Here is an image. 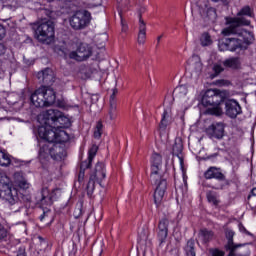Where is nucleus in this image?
<instances>
[{"mask_svg": "<svg viewBox=\"0 0 256 256\" xmlns=\"http://www.w3.org/2000/svg\"><path fill=\"white\" fill-rule=\"evenodd\" d=\"M226 28L222 30V35L225 37L229 35H238L239 38H225L219 42V51H231L232 53L237 50H245L253 41L255 36L253 32L245 30L241 27H249L251 21L246 18H231V16L225 17Z\"/></svg>", "mask_w": 256, "mask_h": 256, "instance_id": "obj_1", "label": "nucleus"}, {"mask_svg": "<svg viewBox=\"0 0 256 256\" xmlns=\"http://www.w3.org/2000/svg\"><path fill=\"white\" fill-rule=\"evenodd\" d=\"M38 135L44 142L40 143L38 157L42 165L45 161H49V157L53 159H63L67 152L61 148L63 143H69L71 136L67 131L58 129L55 126H40L38 128Z\"/></svg>", "mask_w": 256, "mask_h": 256, "instance_id": "obj_2", "label": "nucleus"}, {"mask_svg": "<svg viewBox=\"0 0 256 256\" xmlns=\"http://www.w3.org/2000/svg\"><path fill=\"white\" fill-rule=\"evenodd\" d=\"M225 99H227V91L208 89L202 96L201 104L203 107H212L207 110V113L219 117V115H221V108H219V105H221Z\"/></svg>", "mask_w": 256, "mask_h": 256, "instance_id": "obj_3", "label": "nucleus"}, {"mask_svg": "<svg viewBox=\"0 0 256 256\" xmlns=\"http://www.w3.org/2000/svg\"><path fill=\"white\" fill-rule=\"evenodd\" d=\"M0 199L10 206L17 205L21 201L19 190L13 186L11 178L5 172H0Z\"/></svg>", "mask_w": 256, "mask_h": 256, "instance_id": "obj_4", "label": "nucleus"}, {"mask_svg": "<svg viewBox=\"0 0 256 256\" xmlns=\"http://www.w3.org/2000/svg\"><path fill=\"white\" fill-rule=\"evenodd\" d=\"M57 99V95L55 94V90L49 86H41L37 90L32 93L30 97V101L34 107H50L55 103Z\"/></svg>", "mask_w": 256, "mask_h": 256, "instance_id": "obj_5", "label": "nucleus"}, {"mask_svg": "<svg viewBox=\"0 0 256 256\" xmlns=\"http://www.w3.org/2000/svg\"><path fill=\"white\" fill-rule=\"evenodd\" d=\"M34 35L39 43H52L55 39V24L51 20L39 23Z\"/></svg>", "mask_w": 256, "mask_h": 256, "instance_id": "obj_6", "label": "nucleus"}, {"mask_svg": "<svg viewBox=\"0 0 256 256\" xmlns=\"http://www.w3.org/2000/svg\"><path fill=\"white\" fill-rule=\"evenodd\" d=\"M69 23L74 31H81L91 23V13L87 10L77 11L70 17Z\"/></svg>", "mask_w": 256, "mask_h": 256, "instance_id": "obj_7", "label": "nucleus"}, {"mask_svg": "<svg viewBox=\"0 0 256 256\" xmlns=\"http://www.w3.org/2000/svg\"><path fill=\"white\" fill-rule=\"evenodd\" d=\"M163 167V158L161 154H153L152 161H151V174L150 179L157 185L161 181H165L161 175V169Z\"/></svg>", "mask_w": 256, "mask_h": 256, "instance_id": "obj_8", "label": "nucleus"}, {"mask_svg": "<svg viewBox=\"0 0 256 256\" xmlns=\"http://www.w3.org/2000/svg\"><path fill=\"white\" fill-rule=\"evenodd\" d=\"M107 177V171L105 170V164L98 162L95 167V173L90 176L87 184L88 191L95 189V184L101 185L103 179Z\"/></svg>", "mask_w": 256, "mask_h": 256, "instance_id": "obj_9", "label": "nucleus"}, {"mask_svg": "<svg viewBox=\"0 0 256 256\" xmlns=\"http://www.w3.org/2000/svg\"><path fill=\"white\" fill-rule=\"evenodd\" d=\"M91 55H93L91 47L87 44H80L76 51L70 52L69 57L75 61H87Z\"/></svg>", "mask_w": 256, "mask_h": 256, "instance_id": "obj_10", "label": "nucleus"}, {"mask_svg": "<svg viewBox=\"0 0 256 256\" xmlns=\"http://www.w3.org/2000/svg\"><path fill=\"white\" fill-rule=\"evenodd\" d=\"M226 115L230 119H235L237 115H241V105L236 100L230 99L225 102Z\"/></svg>", "mask_w": 256, "mask_h": 256, "instance_id": "obj_11", "label": "nucleus"}, {"mask_svg": "<svg viewBox=\"0 0 256 256\" xmlns=\"http://www.w3.org/2000/svg\"><path fill=\"white\" fill-rule=\"evenodd\" d=\"M187 69L195 75H199L203 71V63L201 62V57L199 55H192L187 61Z\"/></svg>", "mask_w": 256, "mask_h": 256, "instance_id": "obj_12", "label": "nucleus"}, {"mask_svg": "<svg viewBox=\"0 0 256 256\" xmlns=\"http://www.w3.org/2000/svg\"><path fill=\"white\" fill-rule=\"evenodd\" d=\"M61 116V111L57 109H49L43 113L44 125L42 127H53L57 123L58 117Z\"/></svg>", "mask_w": 256, "mask_h": 256, "instance_id": "obj_13", "label": "nucleus"}, {"mask_svg": "<svg viewBox=\"0 0 256 256\" xmlns=\"http://www.w3.org/2000/svg\"><path fill=\"white\" fill-rule=\"evenodd\" d=\"M169 235V220L167 218H162L158 223V241L160 245H163L167 241V236Z\"/></svg>", "mask_w": 256, "mask_h": 256, "instance_id": "obj_14", "label": "nucleus"}, {"mask_svg": "<svg viewBox=\"0 0 256 256\" xmlns=\"http://www.w3.org/2000/svg\"><path fill=\"white\" fill-rule=\"evenodd\" d=\"M37 79L44 85H53L55 83V72L51 68H45L37 73Z\"/></svg>", "mask_w": 256, "mask_h": 256, "instance_id": "obj_15", "label": "nucleus"}, {"mask_svg": "<svg viewBox=\"0 0 256 256\" xmlns=\"http://www.w3.org/2000/svg\"><path fill=\"white\" fill-rule=\"evenodd\" d=\"M156 185L154 202L156 207H159V205H161V201H163V197H165V191H167V180H160Z\"/></svg>", "mask_w": 256, "mask_h": 256, "instance_id": "obj_16", "label": "nucleus"}, {"mask_svg": "<svg viewBox=\"0 0 256 256\" xmlns=\"http://www.w3.org/2000/svg\"><path fill=\"white\" fill-rule=\"evenodd\" d=\"M204 178L207 180L216 179V181H225V174L221 172V168L210 166L204 172Z\"/></svg>", "mask_w": 256, "mask_h": 256, "instance_id": "obj_17", "label": "nucleus"}, {"mask_svg": "<svg viewBox=\"0 0 256 256\" xmlns=\"http://www.w3.org/2000/svg\"><path fill=\"white\" fill-rule=\"evenodd\" d=\"M207 133L214 139H223V135H225V126H223V123L212 124L208 127Z\"/></svg>", "mask_w": 256, "mask_h": 256, "instance_id": "obj_18", "label": "nucleus"}, {"mask_svg": "<svg viewBox=\"0 0 256 256\" xmlns=\"http://www.w3.org/2000/svg\"><path fill=\"white\" fill-rule=\"evenodd\" d=\"M172 119H173V117H172L171 108L170 107L164 108V111H163L162 117H161V121H160V125H159V129L162 133H165L167 131V127H169V125H171Z\"/></svg>", "mask_w": 256, "mask_h": 256, "instance_id": "obj_19", "label": "nucleus"}, {"mask_svg": "<svg viewBox=\"0 0 256 256\" xmlns=\"http://www.w3.org/2000/svg\"><path fill=\"white\" fill-rule=\"evenodd\" d=\"M115 95H117V90H113L112 95L110 96V108L108 111V119L110 121H115L117 119V99L115 98Z\"/></svg>", "mask_w": 256, "mask_h": 256, "instance_id": "obj_20", "label": "nucleus"}, {"mask_svg": "<svg viewBox=\"0 0 256 256\" xmlns=\"http://www.w3.org/2000/svg\"><path fill=\"white\" fill-rule=\"evenodd\" d=\"M138 36H137V43L138 45H145L147 41V25L143 19H139V27H138Z\"/></svg>", "mask_w": 256, "mask_h": 256, "instance_id": "obj_21", "label": "nucleus"}, {"mask_svg": "<svg viewBox=\"0 0 256 256\" xmlns=\"http://www.w3.org/2000/svg\"><path fill=\"white\" fill-rule=\"evenodd\" d=\"M138 246L143 251H145L147 249V247H151V240L149 239V232L145 229H143L138 234Z\"/></svg>", "mask_w": 256, "mask_h": 256, "instance_id": "obj_22", "label": "nucleus"}, {"mask_svg": "<svg viewBox=\"0 0 256 256\" xmlns=\"http://www.w3.org/2000/svg\"><path fill=\"white\" fill-rule=\"evenodd\" d=\"M172 153L175 157L179 159L180 163V169L183 172V175H185L184 172V160H183V144L181 142L175 143L172 148Z\"/></svg>", "mask_w": 256, "mask_h": 256, "instance_id": "obj_23", "label": "nucleus"}, {"mask_svg": "<svg viewBox=\"0 0 256 256\" xmlns=\"http://www.w3.org/2000/svg\"><path fill=\"white\" fill-rule=\"evenodd\" d=\"M54 127L56 129H61L62 131H65L64 129L71 127V120L63 115V112H60V116H58Z\"/></svg>", "mask_w": 256, "mask_h": 256, "instance_id": "obj_24", "label": "nucleus"}, {"mask_svg": "<svg viewBox=\"0 0 256 256\" xmlns=\"http://www.w3.org/2000/svg\"><path fill=\"white\" fill-rule=\"evenodd\" d=\"M41 205L51 206L53 205V192L49 191V188L45 187L41 190Z\"/></svg>", "mask_w": 256, "mask_h": 256, "instance_id": "obj_25", "label": "nucleus"}, {"mask_svg": "<svg viewBox=\"0 0 256 256\" xmlns=\"http://www.w3.org/2000/svg\"><path fill=\"white\" fill-rule=\"evenodd\" d=\"M200 15L202 17H207L208 19H215L217 17V12L215 8L204 5V8H200Z\"/></svg>", "mask_w": 256, "mask_h": 256, "instance_id": "obj_26", "label": "nucleus"}, {"mask_svg": "<svg viewBox=\"0 0 256 256\" xmlns=\"http://www.w3.org/2000/svg\"><path fill=\"white\" fill-rule=\"evenodd\" d=\"M102 72L99 68V64L95 63L87 68L86 77H101Z\"/></svg>", "mask_w": 256, "mask_h": 256, "instance_id": "obj_27", "label": "nucleus"}, {"mask_svg": "<svg viewBox=\"0 0 256 256\" xmlns=\"http://www.w3.org/2000/svg\"><path fill=\"white\" fill-rule=\"evenodd\" d=\"M223 67H228L230 69H239V65L241 63L239 62V58L237 57H231L222 62Z\"/></svg>", "mask_w": 256, "mask_h": 256, "instance_id": "obj_28", "label": "nucleus"}, {"mask_svg": "<svg viewBox=\"0 0 256 256\" xmlns=\"http://www.w3.org/2000/svg\"><path fill=\"white\" fill-rule=\"evenodd\" d=\"M245 17H253V10L250 6H244L237 13V17H232V19H245Z\"/></svg>", "mask_w": 256, "mask_h": 256, "instance_id": "obj_29", "label": "nucleus"}, {"mask_svg": "<svg viewBox=\"0 0 256 256\" xmlns=\"http://www.w3.org/2000/svg\"><path fill=\"white\" fill-rule=\"evenodd\" d=\"M184 253L186 256H197V252L195 251V240L190 239L187 241V244L184 247Z\"/></svg>", "mask_w": 256, "mask_h": 256, "instance_id": "obj_30", "label": "nucleus"}, {"mask_svg": "<svg viewBox=\"0 0 256 256\" xmlns=\"http://www.w3.org/2000/svg\"><path fill=\"white\" fill-rule=\"evenodd\" d=\"M200 238L202 239L203 243H209V241L213 240L214 233L211 230L208 229H202L200 230Z\"/></svg>", "mask_w": 256, "mask_h": 256, "instance_id": "obj_31", "label": "nucleus"}, {"mask_svg": "<svg viewBox=\"0 0 256 256\" xmlns=\"http://www.w3.org/2000/svg\"><path fill=\"white\" fill-rule=\"evenodd\" d=\"M9 165H11V156L0 150V167H9Z\"/></svg>", "mask_w": 256, "mask_h": 256, "instance_id": "obj_32", "label": "nucleus"}, {"mask_svg": "<svg viewBox=\"0 0 256 256\" xmlns=\"http://www.w3.org/2000/svg\"><path fill=\"white\" fill-rule=\"evenodd\" d=\"M200 45L202 47H209V45H213V39H211V35L208 32H204L201 34Z\"/></svg>", "mask_w": 256, "mask_h": 256, "instance_id": "obj_33", "label": "nucleus"}, {"mask_svg": "<svg viewBox=\"0 0 256 256\" xmlns=\"http://www.w3.org/2000/svg\"><path fill=\"white\" fill-rule=\"evenodd\" d=\"M208 203H211L214 205V207H218L219 203H221V200H219V196L215 192H208L206 194Z\"/></svg>", "mask_w": 256, "mask_h": 256, "instance_id": "obj_34", "label": "nucleus"}, {"mask_svg": "<svg viewBox=\"0 0 256 256\" xmlns=\"http://www.w3.org/2000/svg\"><path fill=\"white\" fill-rule=\"evenodd\" d=\"M247 201L251 209H256V188H253L250 191V194L247 197Z\"/></svg>", "mask_w": 256, "mask_h": 256, "instance_id": "obj_35", "label": "nucleus"}, {"mask_svg": "<svg viewBox=\"0 0 256 256\" xmlns=\"http://www.w3.org/2000/svg\"><path fill=\"white\" fill-rule=\"evenodd\" d=\"M239 247H245V244H226L224 246L226 251H229V254L227 256H236L235 250L239 249Z\"/></svg>", "mask_w": 256, "mask_h": 256, "instance_id": "obj_36", "label": "nucleus"}, {"mask_svg": "<svg viewBox=\"0 0 256 256\" xmlns=\"http://www.w3.org/2000/svg\"><path fill=\"white\" fill-rule=\"evenodd\" d=\"M103 135V122L98 121L94 129V139H101Z\"/></svg>", "mask_w": 256, "mask_h": 256, "instance_id": "obj_37", "label": "nucleus"}, {"mask_svg": "<svg viewBox=\"0 0 256 256\" xmlns=\"http://www.w3.org/2000/svg\"><path fill=\"white\" fill-rule=\"evenodd\" d=\"M225 237L228 241L226 245H235V243L233 242V237H235V231H233L230 228H227L225 230Z\"/></svg>", "mask_w": 256, "mask_h": 256, "instance_id": "obj_38", "label": "nucleus"}, {"mask_svg": "<svg viewBox=\"0 0 256 256\" xmlns=\"http://www.w3.org/2000/svg\"><path fill=\"white\" fill-rule=\"evenodd\" d=\"M212 69L214 72L213 77H217V75H221V73H223V71H225V68H223V63H221V62L215 63L213 65Z\"/></svg>", "mask_w": 256, "mask_h": 256, "instance_id": "obj_39", "label": "nucleus"}, {"mask_svg": "<svg viewBox=\"0 0 256 256\" xmlns=\"http://www.w3.org/2000/svg\"><path fill=\"white\" fill-rule=\"evenodd\" d=\"M174 93H176V95H180V97H183V96L187 95V93H188L187 85L177 86L174 89Z\"/></svg>", "mask_w": 256, "mask_h": 256, "instance_id": "obj_40", "label": "nucleus"}, {"mask_svg": "<svg viewBox=\"0 0 256 256\" xmlns=\"http://www.w3.org/2000/svg\"><path fill=\"white\" fill-rule=\"evenodd\" d=\"M18 187L19 189H22V191H27V189H29L31 185L29 184V182H27V180L22 179L18 182Z\"/></svg>", "mask_w": 256, "mask_h": 256, "instance_id": "obj_41", "label": "nucleus"}, {"mask_svg": "<svg viewBox=\"0 0 256 256\" xmlns=\"http://www.w3.org/2000/svg\"><path fill=\"white\" fill-rule=\"evenodd\" d=\"M209 253L211 256H225V251L220 250L219 248H211Z\"/></svg>", "mask_w": 256, "mask_h": 256, "instance_id": "obj_42", "label": "nucleus"}, {"mask_svg": "<svg viewBox=\"0 0 256 256\" xmlns=\"http://www.w3.org/2000/svg\"><path fill=\"white\" fill-rule=\"evenodd\" d=\"M95 155H97V146H92L88 151V159L93 161V159H95Z\"/></svg>", "mask_w": 256, "mask_h": 256, "instance_id": "obj_43", "label": "nucleus"}, {"mask_svg": "<svg viewBox=\"0 0 256 256\" xmlns=\"http://www.w3.org/2000/svg\"><path fill=\"white\" fill-rule=\"evenodd\" d=\"M91 163H93V160L88 158L87 160H85L81 163L80 169H82L84 171H85V169H90L91 168Z\"/></svg>", "mask_w": 256, "mask_h": 256, "instance_id": "obj_44", "label": "nucleus"}, {"mask_svg": "<svg viewBox=\"0 0 256 256\" xmlns=\"http://www.w3.org/2000/svg\"><path fill=\"white\" fill-rule=\"evenodd\" d=\"M7 237V229L0 223V241H3Z\"/></svg>", "mask_w": 256, "mask_h": 256, "instance_id": "obj_45", "label": "nucleus"}, {"mask_svg": "<svg viewBox=\"0 0 256 256\" xmlns=\"http://www.w3.org/2000/svg\"><path fill=\"white\" fill-rule=\"evenodd\" d=\"M216 85H218V87H229L231 82L229 80H217Z\"/></svg>", "mask_w": 256, "mask_h": 256, "instance_id": "obj_46", "label": "nucleus"}, {"mask_svg": "<svg viewBox=\"0 0 256 256\" xmlns=\"http://www.w3.org/2000/svg\"><path fill=\"white\" fill-rule=\"evenodd\" d=\"M51 213V210H43V213L39 217L40 221H45L46 217H49V214Z\"/></svg>", "mask_w": 256, "mask_h": 256, "instance_id": "obj_47", "label": "nucleus"}, {"mask_svg": "<svg viewBox=\"0 0 256 256\" xmlns=\"http://www.w3.org/2000/svg\"><path fill=\"white\" fill-rule=\"evenodd\" d=\"M83 179H85V170L80 169V172H79V175H78L79 183H82Z\"/></svg>", "mask_w": 256, "mask_h": 256, "instance_id": "obj_48", "label": "nucleus"}, {"mask_svg": "<svg viewBox=\"0 0 256 256\" xmlns=\"http://www.w3.org/2000/svg\"><path fill=\"white\" fill-rule=\"evenodd\" d=\"M5 34V27H3V25H0V40L3 39V37H5Z\"/></svg>", "mask_w": 256, "mask_h": 256, "instance_id": "obj_49", "label": "nucleus"}, {"mask_svg": "<svg viewBox=\"0 0 256 256\" xmlns=\"http://www.w3.org/2000/svg\"><path fill=\"white\" fill-rule=\"evenodd\" d=\"M121 25H122V31L126 33L128 27H127V24L123 21V18H121Z\"/></svg>", "mask_w": 256, "mask_h": 256, "instance_id": "obj_50", "label": "nucleus"}, {"mask_svg": "<svg viewBox=\"0 0 256 256\" xmlns=\"http://www.w3.org/2000/svg\"><path fill=\"white\" fill-rule=\"evenodd\" d=\"M0 55H5V45L0 43Z\"/></svg>", "mask_w": 256, "mask_h": 256, "instance_id": "obj_51", "label": "nucleus"}, {"mask_svg": "<svg viewBox=\"0 0 256 256\" xmlns=\"http://www.w3.org/2000/svg\"><path fill=\"white\" fill-rule=\"evenodd\" d=\"M214 3H219L221 1L222 3H227L229 0H212Z\"/></svg>", "mask_w": 256, "mask_h": 256, "instance_id": "obj_52", "label": "nucleus"}, {"mask_svg": "<svg viewBox=\"0 0 256 256\" xmlns=\"http://www.w3.org/2000/svg\"><path fill=\"white\" fill-rule=\"evenodd\" d=\"M17 256H27V253H25V251H22V252H19Z\"/></svg>", "mask_w": 256, "mask_h": 256, "instance_id": "obj_53", "label": "nucleus"}, {"mask_svg": "<svg viewBox=\"0 0 256 256\" xmlns=\"http://www.w3.org/2000/svg\"><path fill=\"white\" fill-rule=\"evenodd\" d=\"M161 39H163V35L158 36L157 42L160 43V42H161Z\"/></svg>", "mask_w": 256, "mask_h": 256, "instance_id": "obj_54", "label": "nucleus"}, {"mask_svg": "<svg viewBox=\"0 0 256 256\" xmlns=\"http://www.w3.org/2000/svg\"><path fill=\"white\" fill-rule=\"evenodd\" d=\"M242 231H245V233L249 234V233L247 232V229H245V227L242 228Z\"/></svg>", "mask_w": 256, "mask_h": 256, "instance_id": "obj_55", "label": "nucleus"}, {"mask_svg": "<svg viewBox=\"0 0 256 256\" xmlns=\"http://www.w3.org/2000/svg\"><path fill=\"white\" fill-rule=\"evenodd\" d=\"M242 231H245V233L249 234V233L247 232V229H245V227L242 228Z\"/></svg>", "mask_w": 256, "mask_h": 256, "instance_id": "obj_56", "label": "nucleus"}, {"mask_svg": "<svg viewBox=\"0 0 256 256\" xmlns=\"http://www.w3.org/2000/svg\"><path fill=\"white\" fill-rule=\"evenodd\" d=\"M30 199H31V197L26 196V200H27V201H30Z\"/></svg>", "mask_w": 256, "mask_h": 256, "instance_id": "obj_57", "label": "nucleus"}]
</instances>
